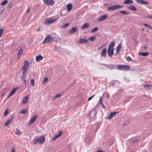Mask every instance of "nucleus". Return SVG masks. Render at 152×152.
I'll use <instances>...</instances> for the list:
<instances>
[{
  "label": "nucleus",
  "instance_id": "obj_17",
  "mask_svg": "<svg viewBox=\"0 0 152 152\" xmlns=\"http://www.w3.org/2000/svg\"><path fill=\"white\" fill-rule=\"evenodd\" d=\"M17 90V89L15 88H14L13 89L12 91H11V92H10V94L9 95L8 98L10 97V96H11L13 95L15 92Z\"/></svg>",
  "mask_w": 152,
  "mask_h": 152
},
{
  "label": "nucleus",
  "instance_id": "obj_29",
  "mask_svg": "<svg viewBox=\"0 0 152 152\" xmlns=\"http://www.w3.org/2000/svg\"><path fill=\"white\" fill-rule=\"evenodd\" d=\"M115 65L112 64H109L108 69H113L115 68Z\"/></svg>",
  "mask_w": 152,
  "mask_h": 152
},
{
  "label": "nucleus",
  "instance_id": "obj_3",
  "mask_svg": "<svg viewBox=\"0 0 152 152\" xmlns=\"http://www.w3.org/2000/svg\"><path fill=\"white\" fill-rule=\"evenodd\" d=\"M45 141V137L42 135L35 139L33 142L34 144L36 145L38 143L40 144L44 142Z\"/></svg>",
  "mask_w": 152,
  "mask_h": 152
},
{
  "label": "nucleus",
  "instance_id": "obj_33",
  "mask_svg": "<svg viewBox=\"0 0 152 152\" xmlns=\"http://www.w3.org/2000/svg\"><path fill=\"white\" fill-rule=\"evenodd\" d=\"M7 3V0H5L2 2L1 3V5L3 6H4L6 5Z\"/></svg>",
  "mask_w": 152,
  "mask_h": 152
},
{
  "label": "nucleus",
  "instance_id": "obj_52",
  "mask_svg": "<svg viewBox=\"0 0 152 152\" xmlns=\"http://www.w3.org/2000/svg\"><path fill=\"white\" fill-rule=\"evenodd\" d=\"M101 104L102 105V106L103 107V108H105V106H104V105L103 104V103H102V102H101Z\"/></svg>",
  "mask_w": 152,
  "mask_h": 152
},
{
  "label": "nucleus",
  "instance_id": "obj_14",
  "mask_svg": "<svg viewBox=\"0 0 152 152\" xmlns=\"http://www.w3.org/2000/svg\"><path fill=\"white\" fill-rule=\"evenodd\" d=\"M77 27H73L69 31V33L70 34H73L77 30Z\"/></svg>",
  "mask_w": 152,
  "mask_h": 152
},
{
  "label": "nucleus",
  "instance_id": "obj_6",
  "mask_svg": "<svg viewBox=\"0 0 152 152\" xmlns=\"http://www.w3.org/2000/svg\"><path fill=\"white\" fill-rule=\"evenodd\" d=\"M58 18H57L50 19V18H46L44 24L47 25L53 23L58 20Z\"/></svg>",
  "mask_w": 152,
  "mask_h": 152
},
{
  "label": "nucleus",
  "instance_id": "obj_37",
  "mask_svg": "<svg viewBox=\"0 0 152 152\" xmlns=\"http://www.w3.org/2000/svg\"><path fill=\"white\" fill-rule=\"evenodd\" d=\"M30 83L32 86H34V80L31 79L30 81Z\"/></svg>",
  "mask_w": 152,
  "mask_h": 152
},
{
  "label": "nucleus",
  "instance_id": "obj_8",
  "mask_svg": "<svg viewBox=\"0 0 152 152\" xmlns=\"http://www.w3.org/2000/svg\"><path fill=\"white\" fill-rule=\"evenodd\" d=\"M108 16L107 15H105L101 16L99 18L97 19V21H102L105 20L107 18Z\"/></svg>",
  "mask_w": 152,
  "mask_h": 152
},
{
  "label": "nucleus",
  "instance_id": "obj_55",
  "mask_svg": "<svg viewBox=\"0 0 152 152\" xmlns=\"http://www.w3.org/2000/svg\"><path fill=\"white\" fill-rule=\"evenodd\" d=\"M15 150L14 148H13L12 150V152H15Z\"/></svg>",
  "mask_w": 152,
  "mask_h": 152
},
{
  "label": "nucleus",
  "instance_id": "obj_48",
  "mask_svg": "<svg viewBox=\"0 0 152 152\" xmlns=\"http://www.w3.org/2000/svg\"><path fill=\"white\" fill-rule=\"evenodd\" d=\"M147 18L152 19V15H148V16Z\"/></svg>",
  "mask_w": 152,
  "mask_h": 152
},
{
  "label": "nucleus",
  "instance_id": "obj_34",
  "mask_svg": "<svg viewBox=\"0 0 152 152\" xmlns=\"http://www.w3.org/2000/svg\"><path fill=\"white\" fill-rule=\"evenodd\" d=\"M143 25L145 26L147 28H149V29H151L152 28L151 26L147 23H144L143 24Z\"/></svg>",
  "mask_w": 152,
  "mask_h": 152
},
{
  "label": "nucleus",
  "instance_id": "obj_27",
  "mask_svg": "<svg viewBox=\"0 0 152 152\" xmlns=\"http://www.w3.org/2000/svg\"><path fill=\"white\" fill-rule=\"evenodd\" d=\"M28 96H25V98L23 100L22 102L23 104H25L28 101Z\"/></svg>",
  "mask_w": 152,
  "mask_h": 152
},
{
  "label": "nucleus",
  "instance_id": "obj_57",
  "mask_svg": "<svg viewBox=\"0 0 152 152\" xmlns=\"http://www.w3.org/2000/svg\"><path fill=\"white\" fill-rule=\"evenodd\" d=\"M11 4L10 5H9V7H11Z\"/></svg>",
  "mask_w": 152,
  "mask_h": 152
},
{
  "label": "nucleus",
  "instance_id": "obj_21",
  "mask_svg": "<svg viewBox=\"0 0 152 152\" xmlns=\"http://www.w3.org/2000/svg\"><path fill=\"white\" fill-rule=\"evenodd\" d=\"M72 5L71 4H69L67 5L66 7L68 12H70L72 10Z\"/></svg>",
  "mask_w": 152,
  "mask_h": 152
},
{
  "label": "nucleus",
  "instance_id": "obj_18",
  "mask_svg": "<svg viewBox=\"0 0 152 152\" xmlns=\"http://www.w3.org/2000/svg\"><path fill=\"white\" fill-rule=\"evenodd\" d=\"M118 112H111L110 114L108 117V118L110 119H111L115 115L116 113H118Z\"/></svg>",
  "mask_w": 152,
  "mask_h": 152
},
{
  "label": "nucleus",
  "instance_id": "obj_26",
  "mask_svg": "<svg viewBox=\"0 0 152 152\" xmlns=\"http://www.w3.org/2000/svg\"><path fill=\"white\" fill-rule=\"evenodd\" d=\"M107 10H115L114 5L109 7L107 8Z\"/></svg>",
  "mask_w": 152,
  "mask_h": 152
},
{
  "label": "nucleus",
  "instance_id": "obj_31",
  "mask_svg": "<svg viewBox=\"0 0 152 152\" xmlns=\"http://www.w3.org/2000/svg\"><path fill=\"white\" fill-rule=\"evenodd\" d=\"M96 38V37L94 36L89 38L88 39L90 40L91 41H93L94 40H95Z\"/></svg>",
  "mask_w": 152,
  "mask_h": 152
},
{
  "label": "nucleus",
  "instance_id": "obj_43",
  "mask_svg": "<svg viewBox=\"0 0 152 152\" xmlns=\"http://www.w3.org/2000/svg\"><path fill=\"white\" fill-rule=\"evenodd\" d=\"M151 86V85L149 84H145L144 85V87L145 88V87H150Z\"/></svg>",
  "mask_w": 152,
  "mask_h": 152
},
{
  "label": "nucleus",
  "instance_id": "obj_40",
  "mask_svg": "<svg viewBox=\"0 0 152 152\" xmlns=\"http://www.w3.org/2000/svg\"><path fill=\"white\" fill-rule=\"evenodd\" d=\"M48 80V79L46 77H45L43 79V81H42V83H46Z\"/></svg>",
  "mask_w": 152,
  "mask_h": 152
},
{
  "label": "nucleus",
  "instance_id": "obj_2",
  "mask_svg": "<svg viewBox=\"0 0 152 152\" xmlns=\"http://www.w3.org/2000/svg\"><path fill=\"white\" fill-rule=\"evenodd\" d=\"M23 66L22 67V70L23 72V76L25 75L27 73V71L29 67V63L27 61H25L23 63Z\"/></svg>",
  "mask_w": 152,
  "mask_h": 152
},
{
  "label": "nucleus",
  "instance_id": "obj_30",
  "mask_svg": "<svg viewBox=\"0 0 152 152\" xmlns=\"http://www.w3.org/2000/svg\"><path fill=\"white\" fill-rule=\"evenodd\" d=\"M120 12L121 14H124L126 15H127L129 14V12L126 11H121Z\"/></svg>",
  "mask_w": 152,
  "mask_h": 152
},
{
  "label": "nucleus",
  "instance_id": "obj_51",
  "mask_svg": "<svg viewBox=\"0 0 152 152\" xmlns=\"http://www.w3.org/2000/svg\"><path fill=\"white\" fill-rule=\"evenodd\" d=\"M106 96L107 98H109L110 97V95L108 94H107V93H106Z\"/></svg>",
  "mask_w": 152,
  "mask_h": 152
},
{
  "label": "nucleus",
  "instance_id": "obj_13",
  "mask_svg": "<svg viewBox=\"0 0 152 152\" xmlns=\"http://www.w3.org/2000/svg\"><path fill=\"white\" fill-rule=\"evenodd\" d=\"M89 24L88 23H85L81 27V29L84 30V29L87 28L89 26Z\"/></svg>",
  "mask_w": 152,
  "mask_h": 152
},
{
  "label": "nucleus",
  "instance_id": "obj_53",
  "mask_svg": "<svg viewBox=\"0 0 152 152\" xmlns=\"http://www.w3.org/2000/svg\"><path fill=\"white\" fill-rule=\"evenodd\" d=\"M29 11H30V9H29V8H28V9H27V13H28L29 12Z\"/></svg>",
  "mask_w": 152,
  "mask_h": 152
},
{
  "label": "nucleus",
  "instance_id": "obj_20",
  "mask_svg": "<svg viewBox=\"0 0 152 152\" xmlns=\"http://www.w3.org/2000/svg\"><path fill=\"white\" fill-rule=\"evenodd\" d=\"M133 2V1L131 0H125L123 4H132Z\"/></svg>",
  "mask_w": 152,
  "mask_h": 152
},
{
  "label": "nucleus",
  "instance_id": "obj_4",
  "mask_svg": "<svg viewBox=\"0 0 152 152\" xmlns=\"http://www.w3.org/2000/svg\"><path fill=\"white\" fill-rule=\"evenodd\" d=\"M117 68L119 70H129V66L126 65H118Z\"/></svg>",
  "mask_w": 152,
  "mask_h": 152
},
{
  "label": "nucleus",
  "instance_id": "obj_10",
  "mask_svg": "<svg viewBox=\"0 0 152 152\" xmlns=\"http://www.w3.org/2000/svg\"><path fill=\"white\" fill-rule=\"evenodd\" d=\"M137 3L140 4H148V3L142 0H135Z\"/></svg>",
  "mask_w": 152,
  "mask_h": 152
},
{
  "label": "nucleus",
  "instance_id": "obj_41",
  "mask_svg": "<svg viewBox=\"0 0 152 152\" xmlns=\"http://www.w3.org/2000/svg\"><path fill=\"white\" fill-rule=\"evenodd\" d=\"M61 95L60 94H57L55 96V98H57L60 97L61 96Z\"/></svg>",
  "mask_w": 152,
  "mask_h": 152
},
{
  "label": "nucleus",
  "instance_id": "obj_45",
  "mask_svg": "<svg viewBox=\"0 0 152 152\" xmlns=\"http://www.w3.org/2000/svg\"><path fill=\"white\" fill-rule=\"evenodd\" d=\"M8 113V111L7 110H6L4 113V115H7Z\"/></svg>",
  "mask_w": 152,
  "mask_h": 152
},
{
  "label": "nucleus",
  "instance_id": "obj_35",
  "mask_svg": "<svg viewBox=\"0 0 152 152\" xmlns=\"http://www.w3.org/2000/svg\"><path fill=\"white\" fill-rule=\"evenodd\" d=\"M98 30V28L97 27H95L91 31V33L95 32L96 31Z\"/></svg>",
  "mask_w": 152,
  "mask_h": 152
},
{
  "label": "nucleus",
  "instance_id": "obj_49",
  "mask_svg": "<svg viewBox=\"0 0 152 152\" xmlns=\"http://www.w3.org/2000/svg\"><path fill=\"white\" fill-rule=\"evenodd\" d=\"M109 64H104V66L108 69Z\"/></svg>",
  "mask_w": 152,
  "mask_h": 152
},
{
  "label": "nucleus",
  "instance_id": "obj_25",
  "mask_svg": "<svg viewBox=\"0 0 152 152\" xmlns=\"http://www.w3.org/2000/svg\"><path fill=\"white\" fill-rule=\"evenodd\" d=\"M139 54L143 56H147L149 54V53L148 52L144 53H139Z\"/></svg>",
  "mask_w": 152,
  "mask_h": 152
},
{
  "label": "nucleus",
  "instance_id": "obj_1",
  "mask_svg": "<svg viewBox=\"0 0 152 152\" xmlns=\"http://www.w3.org/2000/svg\"><path fill=\"white\" fill-rule=\"evenodd\" d=\"M115 46V42L113 41L110 43L108 46L107 52L108 55L110 57H111L114 54L113 48Z\"/></svg>",
  "mask_w": 152,
  "mask_h": 152
},
{
  "label": "nucleus",
  "instance_id": "obj_5",
  "mask_svg": "<svg viewBox=\"0 0 152 152\" xmlns=\"http://www.w3.org/2000/svg\"><path fill=\"white\" fill-rule=\"evenodd\" d=\"M53 40V38L50 36V35H48L43 41L42 44L50 43L52 42Z\"/></svg>",
  "mask_w": 152,
  "mask_h": 152
},
{
  "label": "nucleus",
  "instance_id": "obj_28",
  "mask_svg": "<svg viewBox=\"0 0 152 152\" xmlns=\"http://www.w3.org/2000/svg\"><path fill=\"white\" fill-rule=\"evenodd\" d=\"M16 135H20L22 134L21 132L18 129H16V132H15Z\"/></svg>",
  "mask_w": 152,
  "mask_h": 152
},
{
  "label": "nucleus",
  "instance_id": "obj_50",
  "mask_svg": "<svg viewBox=\"0 0 152 152\" xmlns=\"http://www.w3.org/2000/svg\"><path fill=\"white\" fill-rule=\"evenodd\" d=\"M62 134V132H59L58 134L57 135L59 137Z\"/></svg>",
  "mask_w": 152,
  "mask_h": 152
},
{
  "label": "nucleus",
  "instance_id": "obj_16",
  "mask_svg": "<svg viewBox=\"0 0 152 152\" xmlns=\"http://www.w3.org/2000/svg\"><path fill=\"white\" fill-rule=\"evenodd\" d=\"M121 48V46L120 44H119L116 48V53L115 55L119 53Z\"/></svg>",
  "mask_w": 152,
  "mask_h": 152
},
{
  "label": "nucleus",
  "instance_id": "obj_38",
  "mask_svg": "<svg viewBox=\"0 0 152 152\" xmlns=\"http://www.w3.org/2000/svg\"><path fill=\"white\" fill-rule=\"evenodd\" d=\"M4 33L3 30L1 28L0 29V37H1Z\"/></svg>",
  "mask_w": 152,
  "mask_h": 152
},
{
  "label": "nucleus",
  "instance_id": "obj_9",
  "mask_svg": "<svg viewBox=\"0 0 152 152\" xmlns=\"http://www.w3.org/2000/svg\"><path fill=\"white\" fill-rule=\"evenodd\" d=\"M37 115H34L33 117L31 118L29 121L28 123V125L29 126L31 125L37 119Z\"/></svg>",
  "mask_w": 152,
  "mask_h": 152
},
{
  "label": "nucleus",
  "instance_id": "obj_54",
  "mask_svg": "<svg viewBox=\"0 0 152 152\" xmlns=\"http://www.w3.org/2000/svg\"><path fill=\"white\" fill-rule=\"evenodd\" d=\"M96 152H104L102 151L99 150V151H97Z\"/></svg>",
  "mask_w": 152,
  "mask_h": 152
},
{
  "label": "nucleus",
  "instance_id": "obj_44",
  "mask_svg": "<svg viewBox=\"0 0 152 152\" xmlns=\"http://www.w3.org/2000/svg\"><path fill=\"white\" fill-rule=\"evenodd\" d=\"M94 96V95H93L89 97L88 99V101H90L92 99V98Z\"/></svg>",
  "mask_w": 152,
  "mask_h": 152
},
{
  "label": "nucleus",
  "instance_id": "obj_15",
  "mask_svg": "<svg viewBox=\"0 0 152 152\" xmlns=\"http://www.w3.org/2000/svg\"><path fill=\"white\" fill-rule=\"evenodd\" d=\"M87 42V40L85 39L79 38V40L78 41V43L82 44V43H86Z\"/></svg>",
  "mask_w": 152,
  "mask_h": 152
},
{
  "label": "nucleus",
  "instance_id": "obj_36",
  "mask_svg": "<svg viewBox=\"0 0 152 152\" xmlns=\"http://www.w3.org/2000/svg\"><path fill=\"white\" fill-rule=\"evenodd\" d=\"M27 112V110H21L20 112V113L21 114H25Z\"/></svg>",
  "mask_w": 152,
  "mask_h": 152
},
{
  "label": "nucleus",
  "instance_id": "obj_11",
  "mask_svg": "<svg viewBox=\"0 0 152 152\" xmlns=\"http://www.w3.org/2000/svg\"><path fill=\"white\" fill-rule=\"evenodd\" d=\"M107 53V48H104L101 51L100 53L101 55L104 58H105L106 56Z\"/></svg>",
  "mask_w": 152,
  "mask_h": 152
},
{
  "label": "nucleus",
  "instance_id": "obj_32",
  "mask_svg": "<svg viewBox=\"0 0 152 152\" xmlns=\"http://www.w3.org/2000/svg\"><path fill=\"white\" fill-rule=\"evenodd\" d=\"M69 25V23H66L64 25H62V26H61L60 27V28H66Z\"/></svg>",
  "mask_w": 152,
  "mask_h": 152
},
{
  "label": "nucleus",
  "instance_id": "obj_19",
  "mask_svg": "<svg viewBox=\"0 0 152 152\" xmlns=\"http://www.w3.org/2000/svg\"><path fill=\"white\" fill-rule=\"evenodd\" d=\"M23 49H21L18 51V57H17V59H18L19 58V57L21 56L22 55L23 53Z\"/></svg>",
  "mask_w": 152,
  "mask_h": 152
},
{
  "label": "nucleus",
  "instance_id": "obj_7",
  "mask_svg": "<svg viewBox=\"0 0 152 152\" xmlns=\"http://www.w3.org/2000/svg\"><path fill=\"white\" fill-rule=\"evenodd\" d=\"M43 1L48 6L52 5L54 3L53 0H43Z\"/></svg>",
  "mask_w": 152,
  "mask_h": 152
},
{
  "label": "nucleus",
  "instance_id": "obj_12",
  "mask_svg": "<svg viewBox=\"0 0 152 152\" xmlns=\"http://www.w3.org/2000/svg\"><path fill=\"white\" fill-rule=\"evenodd\" d=\"M14 118V116L12 115L11 116L10 118L7 120L5 123V126H7L10 123H11Z\"/></svg>",
  "mask_w": 152,
  "mask_h": 152
},
{
  "label": "nucleus",
  "instance_id": "obj_39",
  "mask_svg": "<svg viewBox=\"0 0 152 152\" xmlns=\"http://www.w3.org/2000/svg\"><path fill=\"white\" fill-rule=\"evenodd\" d=\"M126 60L127 61H132V59L129 56H128L127 57Z\"/></svg>",
  "mask_w": 152,
  "mask_h": 152
},
{
  "label": "nucleus",
  "instance_id": "obj_42",
  "mask_svg": "<svg viewBox=\"0 0 152 152\" xmlns=\"http://www.w3.org/2000/svg\"><path fill=\"white\" fill-rule=\"evenodd\" d=\"M59 137L57 135H56L54 137L53 139L52 140L53 141H54L56 139H57Z\"/></svg>",
  "mask_w": 152,
  "mask_h": 152
},
{
  "label": "nucleus",
  "instance_id": "obj_22",
  "mask_svg": "<svg viewBox=\"0 0 152 152\" xmlns=\"http://www.w3.org/2000/svg\"><path fill=\"white\" fill-rule=\"evenodd\" d=\"M42 58H43V57H42V56L39 55L38 56H37L36 57V60L37 61L39 62L40 60L42 59Z\"/></svg>",
  "mask_w": 152,
  "mask_h": 152
},
{
  "label": "nucleus",
  "instance_id": "obj_56",
  "mask_svg": "<svg viewBox=\"0 0 152 152\" xmlns=\"http://www.w3.org/2000/svg\"><path fill=\"white\" fill-rule=\"evenodd\" d=\"M40 30H41L40 29V28H39V27H38V29H37V31H40Z\"/></svg>",
  "mask_w": 152,
  "mask_h": 152
},
{
  "label": "nucleus",
  "instance_id": "obj_46",
  "mask_svg": "<svg viewBox=\"0 0 152 152\" xmlns=\"http://www.w3.org/2000/svg\"><path fill=\"white\" fill-rule=\"evenodd\" d=\"M102 98L101 97H100L99 98V101L98 102L99 103H100L101 104V102H102Z\"/></svg>",
  "mask_w": 152,
  "mask_h": 152
},
{
  "label": "nucleus",
  "instance_id": "obj_23",
  "mask_svg": "<svg viewBox=\"0 0 152 152\" xmlns=\"http://www.w3.org/2000/svg\"><path fill=\"white\" fill-rule=\"evenodd\" d=\"M115 10L119 9L123 7V6H121L118 5H114Z\"/></svg>",
  "mask_w": 152,
  "mask_h": 152
},
{
  "label": "nucleus",
  "instance_id": "obj_47",
  "mask_svg": "<svg viewBox=\"0 0 152 152\" xmlns=\"http://www.w3.org/2000/svg\"><path fill=\"white\" fill-rule=\"evenodd\" d=\"M104 46V45H101V46H100L98 48V49L99 50H101L102 48Z\"/></svg>",
  "mask_w": 152,
  "mask_h": 152
},
{
  "label": "nucleus",
  "instance_id": "obj_24",
  "mask_svg": "<svg viewBox=\"0 0 152 152\" xmlns=\"http://www.w3.org/2000/svg\"><path fill=\"white\" fill-rule=\"evenodd\" d=\"M128 9L134 11H136L137 9L134 6H133L132 5H131L128 8Z\"/></svg>",
  "mask_w": 152,
  "mask_h": 152
}]
</instances>
